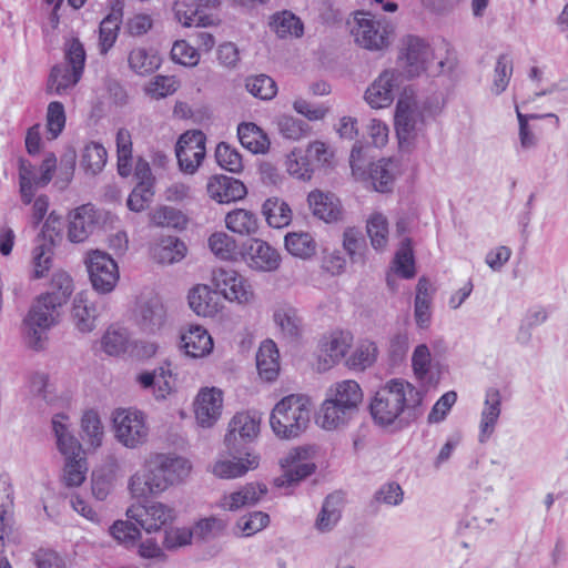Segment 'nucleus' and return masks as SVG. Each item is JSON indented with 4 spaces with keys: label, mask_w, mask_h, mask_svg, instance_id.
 <instances>
[{
    "label": "nucleus",
    "mask_w": 568,
    "mask_h": 568,
    "mask_svg": "<svg viewBox=\"0 0 568 568\" xmlns=\"http://www.w3.org/2000/svg\"><path fill=\"white\" fill-rule=\"evenodd\" d=\"M423 402V394L410 383L390 379L374 395L369 410L374 422L379 426L394 424L404 413H410Z\"/></svg>",
    "instance_id": "nucleus-1"
},
{
    "label": "nucleus",
    "mask_w": 568,
    "mask_h": 568,
    "mask_svg": "<svg viewBox=\"0 0 568 568\" xmlns=\"http://www.w3.org/2000/svg\"><path fill=\"white\" fill-rule=\"evenodd\" d=\"M311 403L302 395H290L278 402L272 410L270 424L280 438H294L304 432L310 423Z\"/></svg>",
    "instance_id": "nucleus-2"
},
{
    "label": "nucleus",
    "mask_w": 568,
    "mask_h": 568,
    "mask_svg": "<svg viewBox=\"0 0 568 568\" xmlns=\"http://www.w3.org/2000/svg\"><path fill=\"white\" fill-rule=\"evenodd\" d=\"M48 297L39 296L24 320L28 343L34 349L43 347V332L54 326L59 321L62 306L55 305Z\"/></svg>",
    "instance_id": "nucleus-3"
},
{
    "label": "nucleus",
    "mask_w": 568,
    "mask_h": 568,
    "mask_svg": "<svg viewBox=\"0 0 568 568\" xmlns=\"http://www.w3.org/2000/svg\"><path fill=\"white\" fill-rule=\"evenodd\" d=\"M424 106L410 90L405 89L395 112V130L399 142H410L423 130Z\"/></svg>",
    "instance_id": "nucleus-4"
},
{
    "label": "nucleus",
    "mask_w": 568,
    "mask_h": 568,
    "mask_svg": "<svg viewBox=\"0 0 568 568\" xmlns=\"http://www.w3.org/2000/svg\"><path fill=\"white\" fill-rule=\"evenodd\" d=\"M55 169L57 158L53 153L45 155L40 165V174L29 160H19V191L23 204L29 205L33 201L36 191L50 183Z\"/></svg>",
    "instance_id": "nucleus-5"
},
{
    "label": "nucleus",
    "mask_w": 568,
    "mask_h": 568,
    "mask_svg": "<svg viewBox=\"0 0 568 568\" xmlns=\"http://www.w3.org/2000/svg\"><path fill=\"white\" fill-rule=\"evenodd\" d=\"M115 438L128 448H136L148 440L149 427L142 412L119 408L113 413Z\"/></svg>",
    "instance_id": "nucleus-6"
},
{
    "label": "nucleus",
    "mask_w": 568,
    "mask_h": 568,
    "mask_svg": "<svg viewBox=\"0 0 568 568\" xmlns=\"http://www.w3.org/2000/svg\"><path fill=\"white\" fill-rule=\"evenodd\" d=\"M84 262L95 291L109 293L115 287L119 281V268L108 253L100 250L90 251Z\"/></svg>",
    "instance_id": "nucleus-7"
},
{
    "label": "nucleus",
    "mask_w": 568,
    "mask_h": 568,
    "mask_svg": "<svg viewBox=\"0 0 568 568\" xmlns=\"http://www.w3.org/2000/svg\"><path fill=\"white\" fill-rule=\"evenodd\" d=\"M389 26L386 20H376L368 13L358 12L352 34L355 42L367 50H383L388 45Z\"/></svg>",
    "instance_id": "nucleus-8"
},
{
    "label": "nucleus",
    "mask_w": 568,
    "mask_h": 568,
    "mask_svg": "<svg viewBox=\"0 0 568 568\" xmlns=\"http://www.w3.org/2000/svg\"><path fill=\"white\" fill-rule=\"evenodd\" d=\"M126 516L129 519L136 521L148 534H151L173 523L176 511L166 504L149 501L144 505L131 506L126 510Z\"/></svg>",
    "instance_id": "nucleus-9"
},
{
    "label": "nucleus",
    "mask_w": 568,
    "mask_h": 568,
    "mask_svg": "<svg viewBox=\"0 0 568 568\" xmlns=\"http://www.w3.org/2000/svg\"><path fill=\"white\" fill-rule=\"evenodd\" d=\"M283 474L274 479L276 487H292L315 471V464L307 459V450L294 448L280 459Z\"/></svg>",
    "instance_id": "nucleus-10"
},
{
    "label": "nucleus",
    "mask_w": 568,
    "mask_h": 568,
    "mask_svg": "<svg viewBox=\"0 0 568 568\" xmlns=\"http://www.w3.org/2000/svg\"><path fill=\"white\" fill-rule=\"evenodd\" d=\"M205 140L202 131H187L180 136L175 153L182 172H196L205 156Z\"/></svg>",
    "instance_id": "nucleus-11"
},
{
    "label": "nucleus",
    "mask_w": 568,
    "mask_h": 568,
    "mask_svg": "<svg viewBox=\"0 0 568 568\" xmlns=\"http://www.w3.org/2000/svg\"><path fill=\"white\" fill-rule=\"evenodd\" d=\"M258 432L260 417L255 413H237L229 423L225 444L231 453H239L244 444L257 437Z\"/></svg>",
    "instance_id": "nucleus-12"
},
{
    "label": "nucleus",
    "mask_w": 568,
    "mask_h": 568,
    "mask_svg": "<svg viewBox=\"0 0 568 568\" xmlns=\"http://www.w3.org/2000/svg\"><path fill=\"white\" fill-rule=\"evenodd\" d=\"M215 287L229 301H236L240 304L250 303L254 293L247 281L232 268H217L213 272Z\"/></svg>",
    "instance_id": "nucleus-13"
},
{
    "label": "nucleus",
    "mask_w": 568,
    "mask_h": 568,
    "mask_svg": "<svg viewBox=\"0 0 568 568\" xmlns=\"http://www.w3.org/2000/svg\"><path fill=\"white\" fill-rule=\"evenodd\" d=\"M145 469V474L135 473L130 478L129 489L134 497L159 495L170 487L164 473L156 469L153 456L146 460Z\"/></svg>",
    "instance_id": "nucleus-14"
},
{
    "label": "nucleus",
    "mask_w": 568,
    "mask_h": 568,
    "mask_svg": "<svg viewBox=\"0 0 568 568\" xmlns=\"http://www.w3.org/2000/svg\"><path fill=\"white\" fill-rule=\"evenodd\" d=\"M432 58V49L423 39L415 36L405 39L399 60L407 77H417L424 72Z\"/></svg>",
    "instance_id": "nucleus-15"
},
{
    "label": "nucleus",
    "mask_w": 568,
    "mask_h": 568,
    "mask_svg": "<svg viewBox=\"0 0 568 568\" xmlns=\"http://www.w3.org/2000/svg\"><path fill=\"white\" fill-rule=\"evenodd\" d=\"M402 73L396 70H385L367 88L366 102L374 109L386 108L394 101V91L400 84Z\"/></svg>",
    "instance_id": "nucleus-16"
},
{
    "label": "nucleus",
    "mask_w": 568,
    "mask_h": 568,
    "mask_svg": "<svg viewBox=\"0 0 568 568\" xmlns=\"http://www.w3.org/2000/svg\"><path fill=\"white\" fill-rule=\"evenodd\" d=\"M223 407V393L211 387L202 388L194 402L196 422L204 428L212 427L221 417Z\"/></svg>",
    "instance_id": "nucleus-17"
},
{
    "label": "nucleus",
    "mask_w": 568,
    "mask_h": 568,
    "mask_svg": "<svg viewBox=\"0 0 568 568\" xmlns=\"http://www.w3.org/2000/svg\"><path fill=\"white\" fill-rule=\"evenodd\" d=\"M243 257L252 270L260 272H274L281 264V255L277 250L260 239L251 240Z\"/></svg>",
    "instance_id": "nucleus-18"
},
{
    "label": "nucleus",
    "mask_w": 568,
    "mask_h": 568,
    "mask_svg": "<svg viewBox=\"0 0 568 568\" xmlns=\"http://www.w3.org/2000/svg\"><path fill=\"white\" fill-rule=\"evenodd\" d=\"M98 223V214L92 204H83L69 213L68 240L84 242Z\"/></svg>",
    "instance_id": "nucleus-19"
},
{
    "label": "nucleus",
    "mask_w": 568,
    "mask_h": 568,
    "mask_svg": "<svg viewBox=\"0 0 568 568\" xmlns=\"http://www.w3.org/2000/svg\"><path fill=\"white\" fill-rule=\"evenodd\" d=\"M267 493V487L260 483H248L239 490L225 494L220 507L227 511H237L244 507L256 505Z\"/></svg>",
    "instance_id": "nucleus-20"
},
{
    "label": "nucleus",
    "mask_w": 568,
    "mask_h": 568,
    "mask_svg": "<svg viewBox=\"0 0 568 568\" xmlns=\"http://www.w3.org/2000/svg\"><path fill=\"white\" fill-rule=\"evenodd\" d=\"M353 344V335L348 331H334L320 342L321 356L327 367L337 364L345 357Z\"/></svg>",
    "instance_id": "nucleus-21"
},
{
    "label": "nucleus",
    "mask_w": 568,
    "mask_h": 568,
    "mask_svg": "<svg viewBox=\"0 0 568 568\" xmlns=\"http://www.w3.org/2000/svg\"><path fill=\"white\" fill-rule=\"evenodd\" d=\"M207 193L219 203H230L242 200L246 193V186L237 179L226 175H214L209 180Z\"/></svg>",
    "instance_id": "nucleus-22"
},
{
    "label": "nucleus",
    "mask_w": 568,
    "mask_h": 568,
    "mask_svg": "<svg viewBox=\"0 0 568 568\" xmlns=\"http://www.w3.org/2000/svg\"><path fill=\"white\" fill-rule=\"evenodd\" d=\"M307 202L313 215L326 223L338 222L343 217L341 202L333 193L314 190L308 194Z\"/></svg>",
    "instance_id": "nucleus-23"
},
{
    "label": "nucleus",
    "mask_w": 568,
    "mask_h": 568,
    "mask_svg": "<svg viewBox=\"0 0 568 568\" xmlns=\"http://www.w3.org/2000/svg\"><path fill=\"white\" fill-rule=\"evenodd\" d=\"M355 415L327 393L316 422L323 429L335 430L346 426Z\"/></svg>",
    "instance_id": "nucleus-24"
},
{
    "label": "nucleus",
    "mask_w": 568,
    "mask_h": 568,
    "mask_svg": "<svg viewBox=\"0 0 568 568\" xmlns=\"http://www.w3.org/2000/svg\"><path fill=\"white\" fill-rule=\"evenodd\" d=\"M181 348L189 357L202 358L212 352L213 339L204 327L192 325L181 334Z\"/></svg>",
    "instance_id": "nucleus-25"
},
{
    "label": "nucleus",
    "mask_w": 568,
    "mask_h": 568,
    "mask_svg": "<svg viewBox=\"0 0 568 568\" xmlns=\"http://www.w3.org/2000/svg\"><path fill=\"white\" fill-rule=\"evenodd\" d=\"M52 429L57 438L58 449L64 458L84 455L80 442L70 430L69 417L67 415H54L52 418Z\"/></svg>",
    "instance_id": "nucleus-26"
},
{
    "label": "nucleus",
    "mask_w": 568,
    "mask_h": 568,
    "mask_svg": "<svg viewBox=\"0 0 568 568\" xmlns=\"http://www.w3.org/2000/svg\"><path fill=\"white\" fill-rule=\"evenodd\" d=\"M165 308L158 297H152L139 304L136 308V322L146 333L158 332L165 322Z\"/></svg>",
    "instance_id": "nucleus-27"
},
{
    "label": "nucleus",
    "mask_w": 568,
    "mask_h": 568,
    "mask_svg": "<svg viewBox=\"0 0 568 568\" xmlns=\"http://www.w3.org/2000/svg\"><path fill=\"white\" fill-rule=\"evenodd\" d=\"M155 467L163 471L170 486L182 483L191 471V464L187 459L165 454L153 455Z\"/></svg>",
    "instance_id": "nucleus-28"
},
{
    "label": "nucleus",
    "mask_w": 568,
    "mask_h": 568,
    "mask_svg": "<svg viewBox=\"0 0 568 568\" xmlns=\"http://www.w3.org/2000/svg\"><path fill=\"white\" fill-rule=\"evenodd\" d=\"M189 305L199 316L212 317L220 310V296L206 285H196L189 293Z\"/></svg>",
    "instance_id": "nucleus-29"
},
{
    "label": "nucleus",
    "mask_w": 568,
    "mask_h": 568,
    "mask_svg": "<svg viewBox=\"0 0 568 568\" xmlns=\"http://www.w3.org/2000/svg\"><path fill=\"white\" fill-rule=\"evenodd\" d=\"M121 475L115 458L108 459L104 465L92 473V494L98 500H104L110 494L114 481Z\"/></svg>",
    "instance_id": "nucleus-30"
},
{
    "label": "nucleus",
    "mask_w": 568,
    "mask_h": 568,
    "mask_svg": "<svg viewBox=\"0 0 568 568\" xmlns=\"http://www.w3.org/2000/svg\"><path fill=\"white\" fill-rule=\"evenodd\" d=\"M501 395L497 388L486 392L485 406L481 412L479 442L485 443L495 430V425L500 416Z\"/></svg>",
    "instance_id": "nucleus-31"
},
{
    "label": "nucleus",
    "mask_w": 568,
    "mask_h": 568,
    "mask_svg": "<svg viewBox=\"0 0 568 568\" xmlns=\"http://www.w3.org/2000/svg\"><path fill=\"white\" fill-rule=\"evenodd\" d=\"M81 77V72L69 65L55 64L50 71L45 91L48 94L63 95L77 85Z\"/></svg>",
    "instance_id": "nucleus-32"
},
{
    "label": "nucleus",
    "mask_w": 568,
    "mask_h": 568,
    "mask_svg": "<svg viewBox=\"0 0 568 568\" xmlns=\"http://www.w3.org/2000/svg\"><path fill=\"white\" fill-rule=\"evenodd\" d=\"M273 320L285 338L295 339L301 335L303 321L294 306L290 304L278 305L274 310Z\"/></svg>",
    "instance_id": "nucleus-33"
},
{
    "label": "nucleus",
    "mask_w": 568,
    "mask_h": 568,
    "mask_svg": "<svg viewBox=\"0 0 568 568\" xmlns=\"http://www.w3.org/2000/svg\"><path fill=\"white\" fill-rule=\"evenodd\" d=\"M278 349L273 341H265L261 344L256 354V367L260 376L267 381H274L280 371Z\"/></svg>",
    "instance_id": "nucleus-34"
},
{
    "label": "nucleus",
    "mask_w": 568,
    "mask_h": 568,
    "mask_svg": "<svg viewBox=\"0 0 568 568\" xmlns=\"http://www.w3.org/2000/svg\"><path fill=\"white\" fill-rule=\"evenodd\" d=\"M258 466V457L253 454H246L245 458L220 459L213 466V474L220 478L232 479L241 477L250 469Z\"/></svg>",
    "instance_id": "nucleus-35"
},
{
    "label": "nucleus",
    "mask_w": 568,
    "mask_h": 568,
    "mask_svg": "<svg viewBox=\"0 0 568 568\" xmlns=\"http://www.w3.org/2000/svg\"><path fill=\"white\" fill-rule=\"evenodd\" d=\"M71 318L81 333H90L95 327L97 310L82 293L77 294L73 300Z\"/></svg>",
    "instance_id": "nucleus-36"
},
{
    "label": "nucleus",
    "mask_w": 568,
    "mask_h": 568,
    "mask_svg": "<svg viewBox=\"0 0 568 568\" xmlns=\"http://www.w3.org/2000/svg\"><path fill=\"white\" fill-rule=\"evenodd\" d=\"M328 393L343 404L348 410L357 414L358 406L363 400V392L358 383L352 379H346L334 384Z\"/></svg>",
    "instance_id": "nucleus-37"
},
{
    "label": "nucleus",
    "mask_w": 568,
    "mask_h": 568,
    "mask_svg": "<svg viewBox=\"0 0 568 568\" xmlns=\"http://www.w3.org/2000/svg\"><path fill=\"white\" fill-rule=\"evenodd\" d=\"M73 280L70 274L63 270H57L51 276L49 291L40 296H49L48 300L55 305L63 306L73 293Z\"/></svg>",
    "instance_id": "nucleus-38"
},
{
    "label": "nucleus",
    "mask_w": 568,
    "mask_h": 568,
    "mask_svg": "<svg viewBox=\"0 0 568 568\" xmlns=\"http://www.w3.org/2000/svg\"><path fill=\"white\" fill-rule=\"evenodd\" d=\"M225 225L233 233L251 236L258 231V219L251 211L236 209L226 214Z\"/></svg>",
    "instance_id": "nucleus-39"
},
{
    "label": "nucleus",
    "mask_w": 568,
    "mask_h": 568,
    "mask_svg": "<svg viewBox=\"0 0 568 568\" xmlns=\"http://www.w3.org/2000/svg\"><path fill=\"white\" fill-rule=\"evenodd\" d=\"M343 506V496L339 493L328 495L322 506V509L316 519V528L326 532L332 530L341 519V511Z\"/></svg>",
    "instance_id": "nucleus-40"
},
{
    "label": "nucleus",
    "mask_w": 568,
    "mask_h": 568,
    "mask_svg": "<svg viewBox=\"0 0 568 568\" xmlns=\"http://www.w3.org/2000/svg\"><path fill=\"white\" fill-rule=\"evenodd\" d=\"M239 140L252 153H265L270 146L267 135L254 123H241L237 128Z\"/></svg>",
    "instance_id": "nucleus-41"
},
{
    "label": "nucleus",
    "mask_w": 568,
    "mask_h": 568,
    "mask_svg": "<svg viewBox=\"0 0 568 568\" xmlns=\"http://www.w3.org/2000/svg\"><path fill=\"white\" fill-rule=\"evenodd\" d=\"M262 213L271 227L281 229L292 221L291 207L280 197L267 199L262 206Z\"/></svg>",
    "instance_id": "nucleus-42"
},
{
    "label": "nucleus",
    "mask_w": 568,
    "mask_h": 568,
    "mask_svg": "<svg viewBox=\"0 0 568 568\" xmlns=\"http://www.w3.org/2000/svg\"><path fill=\"white\" fill-rule=\"evenodd\" d=\"M186 253L185 244L176 237H164L153 247V257L161 264L180 262Z\"/></svg>",
    "instance_id": "nucleus-43"
},
{
    "label": "nucleus",
    "mask_w": 568,
    "mask_h": 568,
    "mask_svg": "<svg viewBox=\"0 0 568 568\" xmlns=\"http://www.w3.org/2000/svg\"><path fill=\"white\" fill-rule=\"evenodd\" d=\"M108 153L105 148L98 142H89L84 145L80 165L87 174H99L106 164Z\"/></svg>",
    "instance_id": "nucleus-44"
},
{
    "label": "nucleus",
    "mask_w": 568,
    "mask_h": 568,
    "mask_svg": "<svg viewBox=\"0 0 568 568\" xmlns=\"http://www.w3.org/2000/svg\"><path fill=\"white\" fill-rule=\"evenodd\" d=\"M176 20L184 27H206L213 23L211 17L202 14L189 0H176L173 6Z\"/></svg>",
    "instance_id": "nucleus-45"
},
{
    "label": "nucleus",
    "mask_w": 568,
    "mask_h": 568,
    "mask_svg": "<svg viewBox=\"0 0 568 568\" xmlns=\"http://www.w3.org/2000/svg\"><path fill=\"white\" fill-rule=\"evenodd\" d=\"M285 248L293 256L306 260L316 253V242L307 232H291L284 239Z\"/></svg>",
    "instance_id": "nucleus-46"
},
{
    "label": "nucleus",
    "mask_w": 568,
    "mask_h": 568,
    "mask_svg": "<svg viewBox=\"0 0 568 568\" xmlns=\"http://www.w3.org/2000/svg\"><path fill=\"white\" fill-rule=\"evenodd\" d=\"M166 371L161 367L153 372H145L138 376V382L145 389H152L156 399H163L173 388L171 381L166 377Z\"/></svg>",
    "instance_id": "nucleus-47"
},
{
    "label": "nucleus",
    "mask_w": 568,
    "mask_h": 568,
    "mask_svg": "<svg viewBox=\"0 0 568 568\" xmlns=\"http://www.w3.org/2000/svg\"><path fill=\"white\" fill-rule=\"evenodd\" d=\"M64 467L61 481L65 487L74 488L81 486L88 473V464L84 455L64 458Z\"/></svg>",
    "instance_id": "nucleus-48"
},
{
    "label": "nucleus",
    "mask_w": 568,
    "mask_h": 568,
    "mask_svg": "<svg viewBox=\"0 0 568 568\" xmlns=\"http://www.w3.org/2000/svg\"><path fill=\"white\" fill-rule=\"evenodd\" d=\"M129 67L140 75H146L154 72L161 64L158 54L144 48H134L128 57Z\"/></svg>",
    "instance_id": "nucleus-49"
},
{
    "label": "nucleus",
    "mask_w": 568,
    "mask_h": 568,
    "mask_svg": "<svg viewBox=\"0 0 568 568\" xmlns=\"http://www.w3.org/2000/svg\"><path fill=\"white\" fill-rule=\"evenodd\" d=\"M121 14L110 13L108 14L99 26V52L100 54H106L110 49L114 45L120 30Z\"/></svg>",
    "instance_id": "nucleus-50"
},
{
    "label": "nucleus",
    "mask_w": 568,
    "mask_h": 568,
    "mask_svg": "<svg viewBox=\"0 0 568 568\" xmlns=\"http://www.w3.org/2000/svg\"><path fill=\"white\" fill-rule=\"evenodd\" d=\"M369 178L377 192H387L394 182V162L390 159H381L372 163Z\"/></svg>",
    "instance_id": "nucleus-51"
},
{
    "label": "nucleus",
    "mask_w": 568,
    "mask_h": 568,
    "mask_svg": "<svg viewBox=\"0 0 568 568\" xmlns=\"http://www.w3.org/2000/svg\"><path fill=\"white\" fill-rule=\"evenodd\" d=\"M52 244L45 240H37L32 251L33 278H42L52 266Z\"/></svg>",
    "instance_id": "nucleus-52"
},
{
    "label": "nucleus",
    "mask_w": 568,
    "mask_h": 568,
    "mask_svg": "<svg viewBox=\"0 0 568 568\" xmlns=\"http://www.w3.org/2000/svg\"><path fill=\"white\" fill-rule=\"evenodd\" d=\"M366 231L371 244L376 251H382L386 247L388 243V222L383 214H373L367 220Z\"/></svg>",
    "instance_id": "nucleus-53"
},
{
    "label": "nucleus",
    "mask_w": 568,
    "mask_h": 568,
    "mask_svg": "<svg viewBox=\"0 0 568 568\" xmlns=\"http://www.w3.org/2000/svg\"><path fill=\"white\" fill-rule=\"evenodd\" d=\"M271 26L280 38H286L287 36L301 37L303 34V23L300 18L288 11L274 14Z\"/></svg>",
    "instance_id": "nucleus-54"
},
{
    "label": "nucleus",
    "mask_w": 568,
    "mask_h": 568,
    "mask_svg": "<svg viewBox=\"0 0 568 568\" xmlns=\"http://www.w3.org/2000/svg\"><path fill=\"white\" fill-rule=\"evenodd\" d=\"M130 336L125 328L111 326L102 337L101 345L109 355H120L129 346Z\"/></svg>",
    "instance_id": "nucleus-55"
},
{
    "label": "nucleus",
    "mask_w": 568,
    "mask_h": 568,
    "mask_svg": "<svg viewBox=\"0 0 568 568\" xmlns=\"http://www.w3.org/2000/svg\"><path fill=\"white\" fill-rule=\"evenodd\" d=\"M245 88L253 97L261 100H271L277 92L275 81L266 74L247 77Z\"/></svg>",
    "instance_id": "nucleus-56"
},
{
    "label": "nucleus",
    "mask_w": 568,
    "mask_h": 568,
    "mask_svg": "<svg viewBox=\"0 0 568 568\" xmlns=\"http://www.w3.org/2000/svg\"><path fill=\"white\" fill-rule=\"evenodd\" d=\"M377 357V346L374 342L363 341L347 359L348 367L363 371L372 366Z\"/></svg>",
    "instance_id": "nucleus-57"
},
{
    "label": "nucleus",
    "mask_w": 568,
    "mask_h": 568,
    "mask_svg": "<svg viewBox=\"0 0 568 568\" xmlns=\"http://www.w3.org/2000/svg\"><path fill=\"white\" fill-rule=\"evenodd\" d=\"M394 266L395 272L404 278L415 276V261L410 239L406 237L403 240L399 250L396 252Z\"/></svg>",
    "instance_id": "nucleus-58"
},
{
    "label": "nucleus",
    "mask_w": 568,
    "mask_h": 568,
    "mask_svg": "<svg viewBox=\"0 0 568 568\" xmlns=\"http://www.w3.org/2000/svg\"><path fill=\"white\" fill-rule=\"evenodd\" d=\"M81 429L84 434V439H87L91 446H101L104 432L97 412L88 410L83 414L81 419Z\"/></svg>",
    "instance_id": "nucleus-59"
},
{
    "label": "nucleus",
    "mask_w": 568,
    "mask_h": 568,
    "mask_svg": "<svg viewBox=\"0 0 568 568\" xmlns=\"http://www.w3.org/2000/svg\"><path fill=\"white\" fill-rule=\"evenodd\" d=\"M511 74L513 61L510 57L508 54H500L494 70L491 92L496 95L503 93L508 87Z\"/></svg>",
    "instance_id": "nucleus-60"
},
{
    "label": "nucleus",
    "mask_w": 568,
    "mask_h": 568,
    "mask_svg": "<svg viewBox=\"0 0 568 568\" xmlns=\"http://www.w3.org/2000/svg\"><path fill=\"white\" fill-rule=\"evenodd\" d=\"M47 131L50 139H57L65 126V111L64 105L59 101H52L49 103L47 109Z\"/></svg>",
    "instance_id": "nucleus-61"
},
{
    "label": "nucleus",
    "mask_w": 568,
    "mask_h": 568,
    "mask_svg": "<svg viewBox=\"0 0 568 568\" xmlns=\"http://www.w3.org/2000/svg\"><path fill=\"white\" fill-rule=\"evenodd\" d=\"M215 159L222 169L232 173H239L243 169L241 154L225 142L217 144Z\"/></svg>",
    "instance_id": "nucleus-62"
},
{
    "label": "nucleus",
    "mask_w": 568,
    "mask_h": 568,
    "mask_svg": "<svg viewBox=\"0 0 568 568\" xmlns=\"http://www.w3.org/2000/svg\"><path fill=\"white\" fill-rule=\"evenodd\" d=\"M270 524V516L264 511H252L242 516L236 521V528L244 537H250L266 528Z\"/></svg>",
    "instance_id": "nucleus-63"
},
{
    "label": "nucleus",
    "mask_w": 568,
    "mask_h": 568,
    "mask_svg": "<svg viewBox=\"0 0 568 568\" xmlns=\"http://www.w3.org/2000/svg\"><path fill=\"white\" fill-rule=\"evenodd\" d=\"M343 246L353 262H364L365 241L359 230L346 229L343 234Z\"/></svg>",
    "instance_id": "nucleus-64"
}]
</instances>
